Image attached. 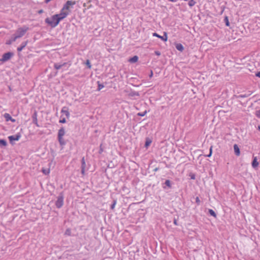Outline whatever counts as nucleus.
Segmentation results:
<instances>
[{"instance_id":"nucleus-1","label":"nucleus","mask_w":260,"mask_h":260,"mask_svg":"<svg viewBox=\"0 0 260 260\" xmlns=\"http://www.w3.org/2000/svg\"><path fill=\"white\" fill-rule=\"evenodd\" d=\"M64 19V18L59 13L52 15L51 17L46 18L45 21L49 26L54 28L57 26L60 21Z\"/></svg>"},{"instance_id":"nucleus-2","label":"nucleus","mask_w":260,"mask_h":260,"mask_svg":"<svg viewBox=\"0 0 260 260\" xmlns=\"http://www.w3.org/2000/svg\"><path fill=\"white\" fill-rule=\"evenodd\" d=\"M76 4L75 1H67L61 8L60 13L66 18L71 13V8Z\"/></svg>"},{"instance_id":"nucleus-3","label":"nucleus","mask_w":260,"mask_h":260,"mask_svg":"<svg viewBox=\"0 0 260 260\" xmlns=\"http://www.w3.org/2000/svg\"><path fill=\"white\" fill-rule=\"evenodd\" d=\"M28 29V27L26 26L18 28L16 30V34L13 38V41H15L18 38L23 36Z\"/></svg>"},{"instance_id":"nucleus-4","label":"nucleus","mask_w":260,"mask_h":260,"mask_svg":"<svg viewBox=\"0 0 260 260\" xmlns=\"http://www.w3.org/2000/svg\"><path fill=\"white\" fill-rule=\"evenodd\" d=\"M65 135V130L63 127L60 128L58 132V139L60 145H63L65 144L63 139V137Z\"/></svg>"},{"instance_id":"nucleus-5","label":"nucleus","mask_w":260,"mask_h":260,"mask_svg":"<svg viewBox=\"0 0 260 260\" xmlns=\"http://www.w3.org/2000/svg\"><path fill=\"white\" fill-rule=\"evenodd\" d=\"M13 55V54L11 52H7L3 54L1 60L5 62L10 59Z\"/></svg>"},{"instance_id":"nucleus-6","label":"nucleus","mask_w":260,"mask_h":260,"mask_svg":"<svg viewBox=\"0 0 260 260\" xmlns=\"http://www.w3.org/2000/svg\"><path fill=\"white\" fill-rule=\"evenodd\" d=\"M63 204V197L62 196L58 197L55 205L58 208H60Z\"/></svg>"},{"instance_id":"nucleus-7","label":"nucleus","mask_w":260,"mask_h":260,"mask_svg":"<svg viewBox=\"0 0 260 260\" xmlns=\"http://www.w3.org/2000/svg\"><path fill=\"white\" fill-rule=\"evenodd\" d=\"M152 35L154 37H156L160 39L161 40L165 42H166L168 40L167 34L166 32H164V35L163 36H161L156 32L153 33Z\"/></svg>"},{"instance_id":"nucleus-8","label":"nucleus","mask_w":260,"mask_h":260,"mask_svg":"<svg viewBox=\"0 0 260 260\" xmlns=\"http://www.w3.org/2000/svg\"><path fill=\"white\" fill-rule=\"evenodd\" d=\"M4 116L6 121H11L13 122H15V119L12 118L9 113H5Z\"/></svg>"},{"instance_id":"nucleus-9","label":"nucleus","mask_w":260,"mask_h":260,"mask_svg":"<svg viewBox=\"0 0 260 260\" xmlns=\"http://www.w3.org/2000/svg\"><path fill=\"white\" fill-rule=\"evenodd\" d=\"M20 138V135H17L15 136H10L8 137L10 141H18Z\"/></svg>"},{"instance_id":"nucleus-10","label":"nucleus","mask_w":260,"mask_h":260,"mask_svg":"<svg viewBox=\"0 0 260 260\" xmlns=\"http://www.w3.org/2000/svg\"><path fill=\"white\" fill-rule=\"evenodd\" d=\"M234 149L235 154L238 156H239L240 155V150L237 144H234Z\"/></svg>"},{"instance_id":"nucleus-11","label":"nucleus","mask_w":260,"mask_h":260,"mask_svg":"<svg viewBox=\"0 0 260 260\" xmlns=\"http://www.w3.org/2000/svg\"><path fill=\"white\" fill-rule=\"evenodd\" d=\"M27 43H28V41H25V42H23L21 44V46L17 48V51L18 52L21 51L23 49V48L26 46V45H27Z\"/></svg>"},{"instance_id":"nucleus-12","label":"nucleus","mask_w":260,"mask_h":260,"mask_svg":"<svg viewBox=\"0 0 260 260\" xmlns=\"http://www.w3.org/2000/svg\"><path fill=\"white\" fill-rule=\"evenodd\" d=\"M258 162L257 161V159L256 157H254L253 158L252 162V166L253 168H256L258 166Z\"/></svg>"},{"instance_id":"nucleus-13","label":"nucleus","mask_w":260,"mask_h":260,"mask_svg":"<svg viewBox=\"0 0 260 260\" xmlns=\"http://www.w3.org/2000/svg\"><path fill=\"white\" fill-rule=\"evenodd\" d=\"M176 49L180 51H182L184 50L183 45L180 43H177L175 45Z\"/></svg>"},{"instance_id":"nucleus-14","label":"nucleus","mask_w":260,"mask_h":260,"mask_svg":"<svg viewBox=\"0 0 260 260\" xmlns=\"http://www.w3.org/2000/svg\"><path fill=\"white\" fill-rule=\"evenodd\" d=\"M138 60V57L136 55L129 59V61L131 63H135L137 62Z\"/></svg>"},{"instance_id":"nucleus-15","label":"nucleus","mask_w":260,"mask_h":260,"mask_svg":"<svg viewBox=\"0 0 260 260\" xmlns=\"http://www.w3.org/2000/svg\"><path fill=\"white\" fill-rule=\"evenodd\" d=\"M66 64V63L64 62L63 63V64H57V63H55L54 65V68L56 70H59L60 69L62 66H64Z\"/></svg>"},{"instance_id":"nucleus-16","label":"nucleus","mask_w":260,"mask_h":260,"mask_svg":"<svg viewBox=\"0 0 260 260\" xmlns=\"http://www.w3.org/2000/svg\"><path fill=\"white\" fill-rule=\"evenodd\" d=\"M43 173L45 175H48L50 173V169H45L43 168L42 170Z\"/></svg>"},{"instance_id":"nucleus-17","label":"nucleus","mask_w":260,"mask_h":260,"mask_svg":"<svg viewBox=\"0 0 260 260\" xmlns=\"http://www.w3.org/2000/svg\"><path fill=\"white\" fill-rule=\"evenodd\" d=\"M61 113H63L65 114L66 116L67 117H69V116H70V113L67 110H64V108H63L61 111Z\"/></svg>"},{"instance_id":"nucleus-18","label":"nucleus","mask_w":260,"mask_h":260,"mask_svg":"<svg viewBox=\"0 0 260 260\" xmlns=\"http://www.w3.org/2000/svg\"><path fill=\"white\" fill-rule=\"evenodd\" d=\"M7 144V142L5 140H0V147L6 146Z\"/></svg>"},{"instance_id":"nucleus-19","label":"nucleus","mask_w":260,"mask_h":260,"mask_svg":"<svg viewBox=\"0 0 260 260\" xmlns=\"http://www.w3.org/2000/svg\"><path fill=\"white\" fill-rule=\"evenodd\" d=\"M196 4V2L194 0H189L188 2V5L190 7H192Z\"/></svg>"},{"instance_id":"nucleus-20","label":"nucleus","mask_w":260,"mask_h":260,"mask_svg":"<svg viewBox=\"0 0 260 260\" xmlns=\"http://www.w3.org/2000/svg\"><path fill=\"white\" fill-rule=\"evenodd\" d=\"M209 212L210 214H211V215L213 216L214 217H215L216 216V213L213 210L209 209Z\"/></svg>"},{"instance_id":"nucleus-21","label":"nucleus","mask_w":260,"mask_h":260,"mask_svg":"<svg viewBox=\"0 0 260 260\" xmlns=\"http://www.w3.org/2000/svg\"><path fill=\"white\" fill-rule=\"evenodd\" d=\"M104 87V86L103 85V84H101L99 82H98V90L99 91H100V90H101L102 88H103Z\"/></svg>"},{"instance_id":"nucleus-22","label":"nucleus","mask_w":260,"mask_h":260,"mask_svg":"<svg viewBox=\"0 0 260 260\" xmlns=\"http://www.w3.org/2000/svg\"><path fill=\"white\" fill-rule=\"evenodd\" d=\"M147 113V111H145L144 112H142V113H138V116H144Z\"/></svg>"},{"instance_id":"nucleus-23","label":"nucleus","mask_w":260,"mask_h":260,"mask_svg":"<svg viewBox=\"0 0 260 260\" xmlns=\"http://www.w3.org/2000/svg\"><path fill=\"white\" fill-rule=\"evenodd\" d=\"M86 64L88 67L89 69H90L91 68V65L90 64V61L89 60H87L86 61Z\"/></svg>"},{"instance_id":"nucleus-24","label":"nucleus","mask_w":260,"mask_h":260,"mask_svg":"<svg viewBox=\"0 0 260 260\" xmlns=\"http://www.w3.org/2000/svg\"><path fill=\"white\" fill-rule=\"evenodd\" d=\"M116 203L117 202H116V200L114 201L113 203L112 204V205L111 206V209L112 210H113L115 208V205L116 204Z\"/></svg>"},{"instance_id":"nucleus-25","label":"nucleus","mask_w":260,"mask_h":260,"mask_svg":"<svg viewBox=\"0 0 260 260\" xmlns=\"http://www.w3.org/2000/svg\"><path fill=\"white\" fill-rule=\"evenodd\" d=\"M84 167V168L86 167V164H85L84 158H83L82 159V167Z\"/></svg>"},{"instance_id":"nucleus-26","label":"nucleus","mask_w":260,"mask_h":260,"mask_svg":"<svg viewBox=\"0 0 260 260\" xmlns=\"http://www.w3.org/2000/svg\"><path fill=\"white\" fill-rule=\"evenodd\" d=\"M151 141L150 140H149V141L147 140L145 142V146L146 147H148L150 145V144H151Z\"/></svg>"},{"instance_id":"nucleus-27","label":"nucleus","mask_w":260,"mask_h":260,"mask_svg":"<svg viewBox=\"0 0 260 260\" xmlns=\"http://www.w3.org/2000/svg\"><path fill=\"white\" fill-rule=\"evenodd\" d=\"M165 184L166 185H167L168 187H171V182L170 181V180H167L165 182Z\"/></svg>"},{"instance_id":"nucleus-28","label":"nucleus","mask_w":260,"mask_h":260,"mask_svg":"<svg viewBox=\"0 0 260 260\" xmlns=\"http://www.w3.org/2000/svg\"><path fill=\"white\" fill-rule=\"evenodd\" d=\"M255 115L257 117L260 118V110L256 111Z\"/></svg>"},{"instance_id":"nucleus-29","label":"nucleus","mask_w":260,"mask_h":260,"mask_svg":"<svg viewBox=\"0 0 260 260\" xmlns=\"http://www.w3.org/2000/svg\"><path fill=\"white\" fill-rule=\"evenodd\" d=\"M35 115H36V114ZM34 120L35 121V124H36V125L37 126H39V124L38 123V122H37V115H35V117L34 118Z\"/></svg>"},{"instance_id":"nucleus-30","label":"nucleus","mask_w":260,"mask_h":260,"mask_svg":"<svg viewBox=\"0 0 260 260\" xmlns=\"http://www.w3.org/2000/svg\"><path fill=\"white\" fill-rule=\"evenodd\" d=\"M59 122L61 123H64L66 122V120L65 118H62L59 120Z\"/></svg>"},{"instance_id":"nucleus-31","label":"nucleus","mask_w":260,"mask_h":260,"mask_svg":"<svg viewBox=\"0 0 260 260\" xmlns=\"http://www.w3.org/2000/svg\"><path fill=\"white\" fill-rule=\"evenodd\" d=\"M13 42H14V41H13V39H12V40L7 41L6 42V44L10 45Z\"/></svg>"},{"instance_id":"nucleus-32","label":"nucleus","mask_w":260,"mask_h":260,"mask_svg":"<svg viewBox=\"0 0 260 260\" xmlns=\"http://www.w3.org/2000/svg\"><path fill=\"white\" fill-rule=\"evenodd\" d=\"M225 20H226V25L229 26L230 25V23L228 20V18L227 17L225 18Z\"/></svg>"},{"instance_id":"nucleus-33","label":"nucleus","mask_w":260,"mask_h":260,"mask_svg":"<svg viewBox=\"0 0 260 260\" xmlns=\"http://www.w3.org/2000/svg\"><path fill=\"white\" fill-rule=\"evenodd\" d=\"M85 168L82 167L81 173L83 175L85 174Z\"/></svg>"},{"instance_id":"nucleus-34","label":"nucleus","mask_w":260,"mask_h":260,"mask_svg":"<svg viewBox=\"0 0 260 260\" xmlns=\"http://www.w3.org/2000/svg\"><path fill=\"white\" fill-rule=\"evenodd\" d=\"M196 203L198 204H200V199L199 197H197L196 198Z\"/></svg>"},{"instance_id":"nucleus-35","label":"nucleus","mask_w":260,"mask_h":260,"mask_svg":"<svg viewBox=\"0 0 260 260\" xmlns=\"http://www.w3.org/2000/svg\"><path fill=\"white\" fill-rule=\"evenodd\" d=\"M212 149H213V146H211L210 148V155H212Z\"/></svg>"},{"instance_id":"nucleus-36","label":"nucleus","mask_w":260,"mask_h":260,"mask_svg":"<svg viewBox=\"0 0 260 260\" xmlns=\"http://www.w3.org/2000/svg\"><path fill=\"white\" fill-rule=\"evenodd\" d=\"M155 53L156 55L159 56L160 55V53L159 51H155Z\"/></svg>"},{"instance_id":"nucleus-37","label":"nucleus","mask_w":260,"mask_h":260,"mask_svg":"<svg viewBox=\"0 0 260 260\" xmlns=\"http://www.w3.org/2000/svg\"><path fill=\"white\" fill-rule=\"evenodd\" d=\"M103 151V149L102 148V145L100 146V153H102Z\"/></svg>"},{"instance_id":"nucleus-38","label":"nucleus","mask_w":260,"mask_h":260,"mask_svg":"<svg viewBox=\"0 0 260 260\" xmlns=\"http://www.w3.org/2000/svg\"><path fill=\"white\" fill-rule=\"evenodd\" d=\"M256 76L260 78V71L256 74Z\"/></svg>"},{"instance_id":"nucleus-39","label":"nucleus","mask_w":260,"mask_h":260,"mask_svg":"<svg viewBox=\"0 0 260 260\" xmlns=\"http://www.w3.org/2000/svg\"><path fill=\"white\" fill-rule=\"evenodd\" d=\"M174 223L175 225H178L177 220L176 219L174 220Z\"/></svg>"},{"instance_id":"nucleus-40","label":"nucleus","mask_w":260,"mask_h":260,"mask_svg":"<svg viewBox=\"0 0 260 260\" xmlns=\"http://www.w3.org/2000/svg\"><path fill=\"white\" fill-rule=\"evenodd\" d=\"M153 72L152 71H151V73H150V77H152V76H153Z\"/></svg>"},{"instance_id":"nucleus-41","label":"nucleus","mask_w":260,"mask_h":260,"mask_svg":"<svg viewBox=\"0 0 260 260\" xmlns=\"http://www.w3.org/2000/svg\"><path fill=\"white\" fill-rule=\"evenodd\" d=\"M43 10H40V11H39V14H41V13H43Z\"/></svg>"},{"instance_id":"nucleus-42","label":"nucleus","mask_w":260,"mask_h":260,"mask_svg":"<svg viewBox=\"0 0 260 260\" xmlns=\"http://www.w3.org/2000/svg\"><path fill=\"white\" fill-rule=\"evenodd\" d=\"M212 155H210V153H209V154H208V155H207V157H210Z\"/></svg>"},{"instance_id":"nucleus-43","label":"nucleus","mask_w":260,"mask_h":260,"mask_svg":"<svg viewBox=\"0 0 260 260\" xmlns=\"http://www.w3.org/2000/svg\"><path fill=\"white\" fill-rule=\"evenodd\" d=\"M169 1H171V2H175V1H176V0H169Z\"/></svg>"},{"instance_id":"nucleus-44","label":"nucleus","mask_w":260,"mask_h":260,"mask_svg":"<svg viewBox=\"0 0 260 260\" xmlns=\"http://www.w3.org/2000/svg\"><path fill=\"white\" fill-rule=\"evenodd\" d=\"M258 128L259 130H260V126H258Z\"/></svg>"}]
</instances>
